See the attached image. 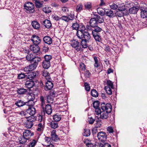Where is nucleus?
Here are the masks:
<instances>
[{"label":"nucleus","mask_w":147,"mask_h":147,"mask_svg":"<svg viewBox=\"0 0 147 147\" xmlns=\"http://www.w3.org/2000/svg\"><path fill=\"white\" fill-rule=\"evenodd\" d=\"M101 108L102 111L100 114V118L102 119H107L108 117V114L110 113L112 110L111 105L108 103L105 104L103 102L101 104Z\"/></svg>","instance_id":"1"},{"label":"nucleus","mask_w":147,"mask_h":147,"mask_svg":"<svg viewBox=\"0 0 147 147\" xmlns=\"http://www.w3.org/2000/svg\"><path fill=\"white\" fill-rule=\"evenodd\" d=\"M97 135L98 140L102 142L105 141L107 139V135L104 132H99Z\"/></svg>","instance_id":"5"},{"label":"nucleus","mask_w":147,"mask_h":147,"mask_svg":"<svg viewBox=\"0 0 147 147\" xmlns=\"http://www.w3.org/2000/svg\"><path fill=\"white\" fill-rule=\"evenodd\" d=\"M27 100H34L35 98V95L33 93H28L27 95Z\"/></svg>","instance_id":"35"},{"label":"nucleus","mask_w":147,"mask_h":147,"mask_svg":"<svg viewBox=\"0 0 147 147\" xmlns=\"http://www.w3.org/2000/svg\"><path fill=\"white\" fill-rule=\"evenodd\" d=\"M76 11L78 13H79L83 9V6L81 3L79 4L76 6Z\"/></svg>","instance_id":"39"},{"label":"nucleus","mask_w":147,"mask_h":147,"mask_svg":"<svg viewBox=\"0 0 147 147\" xmlns=\"http://www.w3.org/2000/svg\"><path fill=\"white\" fill-rule=\"evenodd\" d=\"M34 133L28 129H25L23 132V136L29 139L30 137L34 135Z\"/></svg>","instance_id":"12"},{"label":"nucleus","mask_w":147,"mask_h":147,"mask_svg":"<svg viewBox=\"0 0 147 147\" xmlns=\"http://www.w3.org/2000/svg\"><path fill=\"white\" fill-rule=\"evenodd\" d=\"M51 80H48L45 83V86L44 87V89L45 91L51 90L53 87V84L51 81Z\"/></svg>","instance_id":"10"},{"label":"nucleus","mask_w":147,"mask_h":147,"mask_svg":"<svg viewBox=\"0 0 147 147\" xmlns=\"http://www.w3.org/2000/svg\"><path fill=\"white\" fill-rule=\"evenodd\" d=\"M43 11L46 13H48L51 12V10L48 7H44L42 9Z\"/></svg>","instance_id":"62"},{"label":"nucleus","mask_w":147,"mask_h":147,"mask_svg":"<svg viewBox=\"0 0 147 147\" xmlns=\"http://www.w3.org/2000/svg\"><path fill=\"white\" fill-rule=\"evenodd\" d=\"M27 119V122L26 124L25 127L27 128H31L33 126V122L34 121V119L33 117H29Z\"/></svg>","instance_id":"7"},{"label":"nucleus","mask_w":147,"mask_h":147,"mask_svg":"<svg viewBox=\"0 0 147 147\" xmlns=\"http://www.w3.org/2000/svg\"><path fill=\"white\" fill-rule=\"evenodd\" d=\"M53 99L52 97L50 95L46 97V100L48 103H53Z\"/></svg>","instance_id":"50"},{"label":"nucleus","mask_w":147,"mask_h":147,"mask_svg":"<svg viewBox=\"0 0 147 147\" xmlns=\"http://www.w3.org/2000/svg\"><path fill=\"white\" fill-rule=\"evenodd\" d=\"M38 128L37 130L38 131H42L44 130V126L41 123H39L38 125Z\"/></svg>","instance_id":"48"},{"label":"nucleus","mask_w":147,"mask_h":147,"mask_svg":"<svg viewBox=\"0 0 147 147\" xmlns=\"http://www.w3.org/2000/svg\"><path fill=\"white\" fill-rule=\"evenodd\" d=\"M42 109L44 112H45L48 115H51L52 113V107L50 105H47L45 107H44Z\"/></svg>","instance_id":"14"},{"label":"nucleus","mask_w":147,"mask_h":147,"mask_svg":"<svg viewBox=\"0 0 147 147\" xmlns=\"http://www.w3.org/2000/svg\"><path fill=\"white\" fill-rule=\"evenodd\" d=\"M102 30V29L96 26L94 28V29L92 31V34H100V32Z\"/></svg>","instance_id":"27"},{"label":"nucleus","mask_w":147,"mask_h":147,"mask_svg":"<svg viewBox=\"0 0 147 147\" xmlns=\"http://www.w3.org/2000/svg\"><path fill=\"white\" fill-rule=\"evenodd\" d=\"M37 140L34 139H31L28 145V147H34L37 142Z\"/></svg>","instance_id":"21"},{"label":"nucleus","mask_w":147,"mask_h":147,"mask_svg":"<svg viewBox=\"0 0 147 147\" xmlns=\"http://www.w3.org/2000/svg\"><path fill=\"white\" fill-rule=\"evenodd\" d=\"M26 87L28 88H30L33 87L34 83L33 80L27 81L25 84Z\"/></svg>","instance_id":"18"},{"label":"nucleus","mask_w":147,"mask_h":147,"mask_svg":"<svg viewBox=\"0 0 147 147\" xmlns=\"http://www.w3.org/2000/svg\"><path fill=\"white\" fill-rule=\"evenodd\" d=\"M105 14L110 18H113L115 16V13L113 12V11L111 9L108 10L106 12Z\"/></svg>","instance_id":"22"},{"label":"nucleus","mask_w":147,"mask_h":147,"mask_svg":"<svg viewBox=\"0 0 147 147\" xmlns=\"http://www.w3.org/2000/svg\"><path fill=\"white\" fill-rule=\"evenodd\" d=\"M79 27V25L78 23L77 22L73 23L71 26L73 29L76 30L77 31Z\"/></svg>","instance_id":"49"},{"label":"nucleus","mask_w":147,"mask_h":147,"mask_svg":"<svg viewBox=\"0 0 147 147\" xmlns=\"http://www.w3.org/2000/svg\"><path fill=\"white\" fill-rule=\"evenodd\" d=\"M34 100H28L26 102H25L26 105L28 106L29 107L33 106L34 104Z\"/></svg>","instance_id":"41"},{"label":"nucleus","mask_w":147,"mask_h":147,"mask_svg":"<svg viewBox=\"0 0 147 147\" xmlns=\"http://www.w3.org/2000/svg\"><path fill=\"white\" fill-rule=\"evenodd\" d=\"M61 20L64 21L66 22H68L69 21V18L67 16H63L60 17Z\"/></svg>","instance_id":"54"},{"label":"nucleus","mask_w":147,"mask_h":147,"mask_svg":"<svg viewBox=\"0 0 147 147\" xmlns=\"http://www.w3.org/2000/svg\"><path fill=\"white\" fill-rule=\"evenodd\" d=\"M68 17L69 18V21L73 20L74 19L75 17L74 14L70 13L68 15Z\"/></svg>","instance_id":"64"},{"label":"nucleus","mask_w":147,"mask_h":147,"mask_svg":"<svg viewBox=\"0 0 147 147\" xmlns=\"http://www.w3.org/2000/svg\"><path fill=\"white\" fill-rule=\"evenodd\" d=\"M79 30L77 31L76 35L77 37H81V36L83 34V33L85 31V27L83 25H79Z\"/></svg>","instance_id":"11"},{"label":"nucleus","mask_w":147,"mask_h":147,"mask_svg":"<svg viewBox=\"0 0 147 147\" xmlns=\"http://www.w3.org/2000/svg\"><path fill=\"white\" fill-rule=\"evenodd\" d=\"M42 74V75L47 80H51L49 74L47 71V70H43Z\"/></svg>","instance_id":"26"},{"label":"nucleus","mask_w":147,"mask_h":147,"mask_svg":"<svg viewBox=\"0 0 147 147\" xmlns=\"http://www.w3.org/2000/svg\"><path fill=\"white\" fill-rule=\"evenodd\" d=\"M91 95L93 97H97L98 96V93L95 89H92L91 92Z\"/></svg>","instance_id":"43"},{"label":"nucleus","mask_w":147,"mask_h":147,"mask_svg":"<svg viewBox=\"0 0 147 147\" xmlns=\"http://www.w3.org/2000/svg\"><path fill=\"white\" fill-rule=\"evenodd\" d=\"M44 42L49 45H51L52 42V39L49 36H46L43 38Z\"/></svg>","instance_id":"19"},{"label":"nucleus","mask_w":147,"mask_h":147,"mask_svg":"<svg viewBox=\"0 0 147 147\" xmlns=\"http://www.w3.org/2000/svg\"><path fill=\"white\" fill-rule=\"evenodd\" d=\"M71 45L72 47L77 51L81 50V45L79 44V42L78 41L74 40H72L71 42Z\"/></svg>","instance_id":"3"},{"label":"nucleus","mask_w":147,"mask_h":147,"mask_svg":"<svg viewBox=\"0 0 147 147\" xmlns=\"http://www.w3.org/2000/svg\"><path fill=\"white\" fill-rule=\"evenodd\" d=\"M110 7L113 9H115L118 8V6L115 3H113L110 5Z\"/></svg>","instance_id":"63"},{"label":"nucleus","mask_w":147,"mask_h":147,"mask_svg":"<svg viewBox=\"0 0 147 147\" xmlns=\"http://www.w3.org/2000/svg\"><path fill=\"white\" fill-rule=\"evenodd\" d=\"M30 49L31 51L35 53H38L40 50V48L39 46L34 44L30 46Z\"/></svg>","instance_id":"15"},{"label":"nucleus","mask_w":147,"mask_h":147,"mask_svg":"<svg viewBox=\"0 0 147 147\" xmlns=\"http://www.w3.org/2000/svg\"><path fill=\"white\" fill-rule=\"evenodd\" d=\"M95 114L97 115H100L102 112L100 109L99 108H95Z\"/></svg>","instance_id":"61"},{"label":"nucleus","mask_w":147,"mask_h":147,"mask_svg":"<svg viewBox=\"0 0 147 147\" xmlns=\"http://www.w3.org/2000/svg\"><path fill=\"white\" fill-rule=\"evenodd\" d=\"M50 126L52 128L56 129L58 126V123L57 122L52 121L50 123Z\"/></svg>","instance_id":"38"},{"label":"nucleus","mask_w":147,"mask_h":147,"mask_svg":"<svg viewBox=\"0 0 147 147\" xmlns=\"http://www.w3.org/2000/svg\"><path fill=\"white\" fill-rule=\"evenodd\" d=\"M17 92L19 94L23 95L25 94L26 93L27 90L23 88H20L18 89Z\"/></svg>","instance_id":"34"},{"label":"nucleus","mask_w":147,"mask_h":147,"mask_svg":"<svg viewBox=\"0 0 147 147\" xmlns=\"http://www.w3.org/2000/svg\"><path fill=\"white\" fill-rule=\"evenodd\" d=\"M45 140L46 143L49 144H51V142L52 141L51 137H45Z\"/></svg>","instance_id":"51"},{"label":"nucleus","mask_w":147,"mask_h":147,"mask_svg":"<svg viewBox=\"0 0 147 147\" xmlns=\"http://www.w3.org/2000/svg\"><path fill=\"white\" fill-rule=\"evenodd\" d=\"M99 105V102L98 101H96L94 102L93 103V106L95 109L98 108Z\"/></svg>","instance_id":"60"},{"label":"nucleus","mask_w":147,"mask_h":147,"mask_svg":"<svg viewBox=\"0 0 147 147\" xmlns=\"http://www.w3.org/2000/svg\"><path fill=\"white\" fill-rule=\"evenodd\" d=\"M90 132L89 129H84V136H88L90 135Z\"/></svg>","instance_id":"53"},{"label":"nucleus","mask_w":147,"mask_h":147,"mask_svg":"<svg viewBox=\"0 0 147 147\" xmlns=\"http://www.w3.org/2000/svg\"><path fill=\"white\" fill-rule=\"evenodd\" d=\"M84 86L85 90L87 91H89L90 90V87L89 84L87 82H85Z\"/></svg>","instance_id":"57"},{"label":"nucleus","mask_w":147,"mask_h":147,"mask_svg":"<svg viewBox=\"0 0 147 147\" xmlns=\"http://www.w3.org/2000/svg\"><path fill=\"white\" fill-rule=\"evenodd\" d=\"M94 16L95 17L94 18L96 20L97 23H101L104 21V18L102 16H100L97 14H94Z\"/></svg>","instance_id":"16"},{"label":"nucleus","mask_w":147,"mask_h":147,"mask_svg":"<svg viewBox=\"0 0 147 147\" xmlns=\"http://www.w3.org/2000/svg\"><path fill=\"white\" fill-rule=\"evenodd\" d=\"M111 89H114V88L108 87L107 86H105V89L106 93L109 95H111L112 93Z\"/></svg>","instance_id":"45"},{"label":"nucleus","mask_w":147,"mask_h":147,"mask_svg":"<svg viewBox=\"0 0 147 147\" xmlns=\"http://www.w3.org/2000/svg\"><path fill=\"white\" fill-rule=\"evenodd\" d=\"M31 24L34 29L38 30L40 28L39 23L36 21H33L32 22Z\"/></svg>","instance_id":"23"},{"label":"nucleus","mask_w":147,"mask_h":147,"mask_svg":"<svg viewBox=\"0 0 147 147\" xmlns=\"http://www.w3.org/2000/svg\"><path fill=\"white\" fill-rule=\"evenodd\" d=\"M90 26L93 28L97 26L98 23L94 18H91L90 21Z\"/></svg>","instance_id":"24"},{"label":"nucleus","mask_w":147,"mask_h":147,"mask_svg":"<svg viewBox=\"0 0 147 147\" xmlns=\"http://www.w3.org/2000/svg\"><path fill=\"white\" fill-rule=\"evenodd\" d=\"M44 58L45 59L44 61H50L52 59V57L50 55H46L44 56Z\"/></svg>","instance_id":"58"},{"label":"nucleus","mask_w":147,"mask_h":147,"mask_svg":"<svg viewBox=\"0 0 147 147\" xmlns=\"http://www.w3.org/2000/svg\"><path fill=\"white\" fill-rule=\"evenodd\" d=\"M41 60V58L38 57H34L32 61L34 62L33 63L37 66L38 63Z\"/></svg>","instance_id":"32"},{"label":"nucleus","mask_w":147,"mask_h":147,"mask_svg":"<svg viewBox=\"0 0 147 147\" xmlns=\"http://www.w3.org/2000/svg\"><path fill=\"white\" fill-rule=\"evenodd\" d=\"M20 143L24 144L26 143L27 140H28L27 138L24 137V136L19 139Z\"/></svg>","instance_id":"44"},{"label":"nucleus","mask_w":147,"mask_h":147,"mask_svg":"<svg viewBox=\"0 0 147 147\" xmlns=\"http://www.w3.org/2000/svg\"><path fill=\"white\" fill-rule=\"evenodd\" d=\"M106 85V86H107L108 87L114 88L113 83L110 80L107 81Z\"/></svg>","instance_id":"52"},{"label":"nucleus","mask_w":147,"mask_h":147,"mask_svg":"<svg viewBox=\"0 0 147 147\" xmlns=\"http://www.w3.org/2000/svg\"><path fill=\"white\" fill-rule=\"evenodd\" d=\"M31 40L34 44L38 45L40 43L41 40L38 36L35 34L32 35L31 38Z\"/></svg>","instance_id":"6"},{"label":"nucleus","mask_w":147,"mask_h":147,"mask_svg":"<svg viewBox=\"0 0 147 147\" xmlns=\"http://www.w3.org/2000/svg\"><path fill=\"white\" fill-rule=\"evenodd\" d=\"M26 112L28 117H33L36 113V109L34 107H29L26 110Z\"/></svg>","instance_id":"8"},{"label":"nucleus","mask_w":147,"mask_h":147,"mask_svg":"<svg viewBox=\"0 0 147 147\" xmlns=\"http://www.w3.org/2000/svg\"><path fill=\"white\" fill-rule=\"evenodd\" d=\"M24 7L27 13H30L33 12L34 6L32 3L29 2H26L24 5Z\"/></svg>","instance_id":"2"},{"label":"nucleus","mask_w":147,"mask_h":147,"mask_svg":"<svg viewBox=\"0 0 147 147\" xmlns=\"http://www.w3.org/2000/svg\"><path fill=\"white\" fill-rule=\"evenodd\" d=\"M81 37L78 38L80 39H83L85 40L90 41L91 40V36L89 33L87 31H85L83 33V34L81 36Z\"/></svg>","instance_id":"9"},{"label":"nucleus","mask_w":147,"mask_h":147,"mask_svg":"<svg viewBox=\"0 0 147 147\" xmlns=\"http://www.w3.org/2000/svg\"><path fill=\"white\" fill-rule=\"evenodd\" d=\"M56 130H53L51 133V136L52 141L57 142L59 139L58 135L56 133Z\"/></svg>","instance_id":"13"},{"label":"nucleus","mask_w":147,"mask_h":147,"mask_svg":"<svg viewBox=\"0 0 147 147\" xmlns=\"http://www.w3.org/2000/svg\"><path fill=\"white\" fill-rule=\"evenodd\" d=\"M84 7L85 8L86 10L89 11L92 10V3L90 2H88L85 3L84 4Z\"/></svg>","instance_id":"25"},{"label":"nucleus","mask_w":147,"mask_h":147,"mask_svg":"<svg viewBox=\"0 0 147 147\" xmlns=\"http://www.w3.org/2000/svg\"><path fill=\"white\" fill-rule=\"evenodd\" d=\"M15 105L18 107H20L26 105V103L23 101L20 100H17L16 102Z\"/></svg>","instance_id":"28"},{"label":"nucleus","mask_w":147,"mask_h":147,"mask_svg":"<svg viewBox=\"0 0 147 147\" xmlns=\"http://www.w3.org/2000/svg\"><path fill=\"white\" fill-rule=\"evenodd\" d=\"M35 6L37 8H40L42 7L43 2L39 0H35Z\"/></svg>","instance_id":"40"},{"label":"nucleus","mask_w":147,"mask_h":147,"mask_svg":"<svg viewBox=\"0 0 147 147\" xmlns=\"http://www.w3.org/2000/svg\"><path fill=\"white\" fill-rule=\"evenodd\" d=\"M36 72L34 71L29 73L28 75L26 76V77L29 80H32L36 77Z\"/></svg>","instance_id":"20"},{"label":"nucleus","mask_w":147,"mask_h":147,"mask_svg":"<svg viewBox=\"0 0 147 147\" xmlns=\"http://www.w3.org/2000/svg\"><path fill=\"white\" fill-rule=\"evenodd\" d=\"M92 35L96 41L99 42H101L102 39L100 34H92Z\"/></svg>","instance_id":"33"},{"label":"nucleus","mask_w":147,"mask_h":147,"mask_svg":"<svg viewBox=\"0 0 147 147\" xmlns=\"http://www.w3.org/2000/svg\"><path fill=\"white\" fill-rule=\"evenodd\" d=\"M50 62L49 61H43L42 63V66L45 69H48L50 66Z\"/></svg>","instance_id":"30"},{"label":"nucleus","mask_w":147,"mask_h":147,"mask_svg":"<svg viewBox=\"0 0 147 147\" xmlns=\"http://www.w3.org/2000/svg\"><path fill=\"white\" fill-rule=\"evenodd\" d=\"M61 116L57 114H56L53 116V119L56 122L59 121L61 119Z\"/></svg>","instance_id":"36"},{"label":"nucleus","mask_w":147,"mask_h":147,"mask_svg":"<svg viewBox=\"0 0 147 147\" xmlns=\"http://www.w3.org/2000/svg\"><path fill=\"white\" fill-rule=\"evenodd\" d=\"M93 58L94 61V66L95 67L97 68L99 66L100 59L99 57H94Z\"/></svg>","instance_id":"37"},{"label":"nucleus","mask_w":147,"mask_h":147,"mask_svg":"<svg viewBox=\"0 0 147 147\" xmlns=\"http://www.w3.org/2000/svg\"><path fill=\"white\" fill-rule=\"evenodd\" d=\"M35 56L33 55V54H28L26 57V59L28 61H32L34 57Z\"/></svg>","instance_id":"42"},{"label":"nucleus","mask_w":147,"mask_h":147,"mask_svg":"<svg viewBox=\"0 0 147 147\" xmlns=\"http://www.w3.org/2000/svg\"><path fill=\"white\" fill-rule=\"evenodd\" d=\"M141 10V16L143 18L147 17V6L144 4L140 7Z\"/></svg>","instance_id":"4"},{"label":"nucleus","mask_w":147,"mask_h":147,"mask_svg":"<svg viewBox=\"0 0 147 147\" xmlns=\"http://www.w3.org/2000/svg\"><path fill=\"white\" fill-rule=\"evenodd\" d=\"M82 40L81 42V45L82 47L84 48H87L88 46V43L90 41H87L81 39Z\"/></svg>","instance_id":"31"},{"label":"nucleus","mask_w":147,"mask_h":147,"mask_svg":"<svg viewBox=\"0 0 147 147\" xmlns=\"http://www.w3.org/2000/svg\"><path fill=\"white\" fill-rule=\"evenodd\" d=\"M139 9V7L138 6L133 7L129 9V11L131 14H135L137 13Z\"/></svg>","instance_id":"17"},{"label":"nucleus","mask_w":147,"mask_h":147,"mask_svg":"<svg viewBox=\"0 0 147 147\" xmlns=\"http://www.w3.org/2000/svg\"><path fill=\"white\" fill-rule=\"evenodd\" d=\"M26 110H24V111H22L20 112H18V114L20 115L21 116H25V117L27 118L29 117H28L27 113Z\"/></svg>","instance_id":"46"},{"label":"nucleus","mask_w":147,"mask_h":147,"mask_svg":"<svg viewBox=\"0 0 147 147\" xmlns=\"http://www.w3.org/2000/svg\"><path fill=\"white\" fill-rule=\"evenodd\" d=\"M118 9L120 11H123L125 10L126 7L125 5L124 4H122L120 5H119L118 6Z\"/></svg>","instance_id":"47"},{"label":"nucleus","mask_w":147,"mask_h":147,"mask_svg":"<svg viewBox=\"0 0 147 147\" xmlns=\"http://www.w3.org/2000/svg\"><path fill=\"white\" fill-rule=\"evenodd\" d=\"M122 11L119 10L117 11L116 13H115V16H118L119 17H121L123 16V13L122 12Z\"/></svg>","instance_id":"56"},{"label":"nucleus","mask_w":147,"mask_h":147,"mask_svg":"<svg viewBox=\"0 0 147 147\" xmlns=\"http://www.w3.org/2000/svg\"><path fill=\"white\" fill-rule=\"evenodd\" d=\"M49 48L47 45H45L42 48V51L46 53L49 51Z\"/></svg>","instance_id":"59"},{"label":"nucleus","mask_w":147,"mask_h":147,"mask_svg":"<svg viewBox=\"0 0 147 147\" xmlns=\"http://www.w3.org/2000/svg\"><path fill=\"white\" fill-rule=\"evenodd\" d=\"M44 26L47 28H49L52 26L51 21L48 20H45L43 22Z\"/></svg>","instance_id":"29"},{"label":"nucleus","mask_w":147,"mask_h":147,"mask_svg":"<svg viewBox=\"0 0 147 147\" xmlns=\"http://www.w3.org/2000/svg\"><path fill=\"white\" fill-rule=\"evenodd\" d=\"M31 71L34 70L36 69L37 66L34 64H31L28 66Z\"/></svg>","instance_id":"55"}]
</instances>
